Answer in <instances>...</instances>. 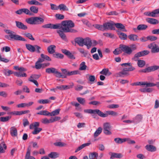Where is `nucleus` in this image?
Segmentation results:
<instances>
[{"label":"nucleus","instance_id":"f257e3e1","mask_svg":"<svg viewBox=\"0 0 159 159\" xmlns=\"http://www.w3.org/2000/svg\"><path fill=\"white\" fill-rule=\"evenodd\" d=\"M61 24L63 27H61V25L60 24H53L51 23L44 25L42 27L44 28L60 29L57 30V33L62 39L67 41L66 36L64 33H75L77 32V31L72 28L75 27V25L71 20L63 21L62 22Z\"/></svg>","mask_w":159,"mask_h":159},{"label":"nucleus","instance_id":"f03ea898","mask_svg":"<svg viewBox=\"0 0 159 159\" xmlns=\"http://www.w3.org/2000/svg\"><path fill=\"white\" fill-rule=\"evenodd\" d=\"M150 52L148 50H144L139 52L134 55L132 59L134 61H137V64L140 67H143L146 64L145 61L142 60H138L139 57L144 56L149 54Z\"/></svg>","mask_w":159,"mask_h":159},{"label":"nucleus","instance_id":"7ed1b4c3","mask_svg":"<svg viewBox=\"0 0 159 159\" xmlns=\"http://www.w3.org/2000/svg\"><path fill=\"white\" fill-rule=\"evenodd\" d=\"M4 31L7 34H9L5 36V38L8 40L26 41L25 39L20 35L16 34L13 31L9 30H5Z\"/></svg>","mask_w":159,"mask_h":159},{"label":"nucleus","instance_id":"20e7f679","mask_svg":"<svg viewBox=\"0 0 159 159\" xmlns=\"http://www.w3.org/2000/svg\"><path fill=\"white\" fill-rule=\"evenodd\" d=\"M75 42L80 46L83 47L84 45H86L88 49L91 47L92 45V41L88 37L84 39L81 37H77L75 39Z\"/></svg>","mask_w":159,"mask_h":159},{"label":"nucleus","instance_id":"39448f33","mask_svg":"<svg viewBox=\"0 0 159 159\" xmlns=\"http://www.w3.org/2000/svg\"><path fill=\"white\" fill-rule=\"evenodd\" d=\"M85 113L93 114H97L99 116L102 117H106L107 116V114L104 113L99 109H86L84 110Z\"/></svg>","mask_w":159,"mask_h":159},{"label":"nucleus","instance_id":"423d86ee","mask_svg":"<svg viewBox=\"0 0 159 159\" xmlns=\"http://www.w3.org/2000/svg\"><path fill=\"white\" fill-rule=\"evenodd\" d=\"M46 72L49 74H56V77H60L61 73L59 72L57 69L54 67H51L47 68L46 69Z\"/></svg>","mask_w":159,"mask_h":159},{"label":"nucleus","instance_id":"0eeeda50","mask_svg":"<svg viewBox=\"0 0 159 159\" xmlns=\"http://www.w3.org/2000/svg\"><path fill=\"white\" fill-rule=\"evenodd\" d=\"M111 126L109 123L106 122L104 123L103 125V132L106 135H110L111 134L110 131L111 130Z\"/></svg>","mask_w":159,"mask_h":159},{"label":"nucleus","instance_id":"6e6552de","mask_svg":"<svg viewBox=\"0 0 159 159\" xmlns=\"http://www.w3.org/2000/svg\"><path fill=\"white\" fill-rule=\"evenodd\" d=\"M148 47L151 49V52L152 53H155L159 52V47L155 43L149 44Z\"/></svg>","mask_w":159,"mask_h":159},{"label":"nucleus","instance_id":"1a4fd4ad","mask_svg":"<svg viewBox=\"0 0 159 159\" xmlns=\"http://www.w3.org/2000/svg\"><path fill=\"white\" fill-rule=\"evenodd\" d=\"M103 26L104 31L107 30H115V27L114 23L110 22H107L103 23Z\"/></svg>","mask_w":159,"mask_h":159},{"label":"nucleus","instance_id":"9d476101","mask_svg":"<svg viewBox=\"0 0 159 159\" xmlns=\"http://www.w3.org/2000/svg\"><path fill=\"white\" fill-rule=\"evenodd\" d=\"M120 48H121L122 52L128 55H130L132 53L131 48L127 45L120 44Z\"/></svg>","mask_w":159,"mask_h":159},{"label":"nucleus","instance_id":"9b49d317","mask_svg":"<svg viewBox=\"0 0 159 159\" xmlns=\"http://www.w3.org/2000/svg\"><path fill=\"white\" fill-rule=\"evenodd\" d=\"M158 14H159V9H155L152 12L147 11L144 13V14L146 16L152 17H157Z\"/></svg>","mask_w":159,"mask_h":159},{"label":"nucleus","instance_id":"f8f14e48","mask_svg":"<svg viewBox=\"0 0 159 159\" xmlns=\"http://www.w3.org/2000/svg\"><path fill=\"white\" fill-rule=\"evenodd\" d=\"M109 154L111 156L110 159H114V158L120 159L123 157V155L120 153L110 152H109Z\"/></svg>","mask_w":159,"mask_h":159},{"label":"nucleus","instance_id":"ddd939ff","mask_svg":"<svg viewBox=\"0 0 159 159\" xmlns=\"http://www.w3.org/2000/svg\"><path fill=\"white\" fill-rule=\"evenodd\" d=\"M74 85V84L73 83H71L70 85H60L59 86H57L56 87V88L57 89H60V90H66L68 89H69L73 88V86Z\"/></svg>","mask_w":159,"mask_h":159},{"label":"nucleus","instance_id":"4468645a","mask_svg":"<svg viewBox=\"0 0 159 159\" xmlns=\"http://www.w3.org/2000/svg\"><path fill=\"white\" fill-rule=\"evenodd\" d=\"M15 23L16 26L19 29L26 30L28 28L27 27L26 25H24L23 23L21 22L16 21Z\"/></svg>","mask_w":159,"mask_h":159},{"label":"nucleus","instance_id":"2eb2a0df","mask_svg":"<svg viewBox=\"0 0 159 159\" xmlns=\"http://www.w3.org/2000/svg\"><path fill=\"white\" fill-rule=\"evenodd\" d=\"M61 52L66 55L69 58L72 59H75L74 56L69 51L65 49H62L61 50Z\"/></svg>","mask_w":159,"mask_h":159},{"label":"nucleus","instance_id":"dca6fc26","mask_svg":"<svg viewBox=\"0 0 159 159\" xmlns=\"http://www.w3.org/2000/svg\"><path fill=\"white\" fill-rule=\"evenodd\" d=\"M129 75V74L127 71V70H125V68H124L122 70L116 74V76L117 77H123Z\"/></svg>","mask_w":159,"mask_h":159},{"label":"nucleus","instance_id":"f3484780","mask_svg":"<svg viewBox=\"0 0 159 159\" xmlns=\"http://www.w3.org/2000/svg\"><path fill=\"white\" fill-rule=\"evenodd\" d=\"M34 17L35 25H39L43 23L44 20L42 18L35 16Z\"/></svg>","mask_w":159,"mask_h":159},{"label":"nucleus","instance_id":"a211bd4d","mask_svg":"<svg viewBox=\"0 0 159 159\" xmlns=\"http://www.w3.org/2000/svg\"><path fill=\"white\" fill-rule=\"evenodd\" d=\"M146 20L149 23L153 25H156L159 23L158 20L154 18H148L146 19Z\"/></svg>","mask_w":159,"mask_h":159},{"label":"nucleus","instance_id":"6ab92c4d","mask_svg":"<svg viewBox=\"0 0 159 159\" xmlns=\"http://www.w3.org/2000/svg\"><path fill=\"white\" fill-rule=\"evenodd\" d=\"M142 119V115L141 114H138L133 119V123H138L141 121Z\"/></svg>","mask_w":159,"mask_h":159},{"label":"nucleus","instance_id":"aec40b11","mask_svg":"<svg viewBox=\"0 0 159 159\" xmlns=\"http://www.w3.org/2000/svg\"><path fill=\"white\" fill-rule=\"evenodd\" d=\"M100 74L104 75L106 76H109L111 74V73L110 72L108 68H104L100 72Z\"/></svg>","mask_w":159,"mask_h":159},{"label":"nucleus","instance_id":"412c9836","mask_svg":"<svg viewBox=\"0 0 159 159\" xmlns=\"http://www.w3.org/2000/svg\"><path fill=\"white\" fill-rule=\"evenodd\" d=\"M61 70L62 73L63 75H62L61 73V75L60 77H58V78H65L67 77V76H68V73L69 71L66 69H61Z\"/></svg>","mask_w":159,"mask_h":159},{"label":"nucleus","instance_id":"4be33fe9","mask_svg":"<svg viewBox=\"0 0 159 159\" xmlns=\"http://www.w3.org/2000/svg\"><path fill=\"white\" fill-rule=\"evenodd\" d=\"M145 148L147 151L151 152H155L156 150V147L152 145H147Z\"/></svg>","mask_w":159,"mask_h":159},{"label":"nucleus","instance_id":"5701e85b","mask_svg":"<svg viewBox=\"0 0 159 159\" xmlns=\"http://www.w3.org/2000/svg\"><path fill=\"white\" fill-rule=\"evenodd\" d=\"M56 46L55 45H51L47 48L48 52L50 54H53L55 52Z\"/></svg>","mask_w":159,"mask_h":159},{"label":"nucleus","instance_id":"b1692460","mask_svg":"<svg viewBox=\"0 0 159 159\" xmlns=\"http://www.w3.org/2000/svg\"><path fill=\"white\" fill-rule=\"evenodd\" d=\"M115 25L117 28L120 29L122 31H127V30L125 29V26L122 24L117 23L114 24Z\"/></svg>","mask_w":159,"mask_h":159},{"label":"nucleus","instance_id":"393cba45","mask_svg":"<svg viewBox=\"0 0 159 159\" xmlns=\"http://www.w3.org/2000/svg\"><path fill=\"white\" fill-rule=\"evenodd\" d=\"M10 134L12 136H16L17 135V130L15 126L11 127L10 129Z\"/></svg>","mask_w":159,"mask_h":159},{"label":"nucleus","instance_id":"a878e982","mask_svg":"<svg viewBox=\"0 0 159 159\" xmlns=\"http://www.w3.org/2000/svg\"><path fill=\"white\" fill-rule=\"evenodd\" d=\"M118 34L121 40H126L127 38V36L126 34L118 31Z\"/></svg>","mask_w":159,"mask_h":159},{"label":"nucleus","instance_id":"bb28decb","mask_svg":"<svg viewBox=\"0 0 159 159\" xmlns=\"http://www.w3.org/2000/svg\"><path fill=\"white\" fill-rule=\"evenodd\" d=\"M26 48L31 52H34L35 51V45L33 46L30 44H25Z\"/></svg>","mask_w":159,"mask_h":159},{"label":"nucleus","instance_id":"cd10ccee","mask_svg":"<svg viewBox=\"0 0 159 159\" xmlns=\"http://www.w3.org/2000/svg\"><path fill=\"white\" fill-rule=\"evenodd\" d=\"M128 38L132 41H135L138 40V37L136 34H130L128 36Z\"/></svg>","mask_w":159,"mask_h":159},{"label":"nucleus","instance_id":"c85d7f7f","mask_svg":"<svg viewBox=\"0 0 159 159\" xmlns=\"http://www.w3.org/2000/svg\"><path fill=\"white\" fill-rule=\"evenodd\" d=\"M59 154L57 152H52L48 154V157L52 159H55L59 157Z\"/></svg>","mask_w":159,"mask_h":159},{"label":"nucleus","instance_id":"c756f323","mask_svg":"<svg viewBox=\"0 0 159 159\" xmlns=\"http://www.w3.org/2000/svg\"><path fill=\"white\" fill-rule=\"evenodd\" d=\"M30 5H42V4L37 1L36 0H32L28 1L27 2Z\"/></svg>","mask_w":159,"mask_h":159},{"label":"nucleus","instance_id":"7c9ffc66","mask_svg":"<svg viewBox=\"0 0 159 159\" xmlns=\"http://www.w3.org/2000/svg\"><path fill=\"white\" fill-rule=\"evenodd\" d=\"M25 21L26 22L31 25H35L34 17H32L30 18L27 19Z\"/></svg>","mask_w":159,"mask_h":159},{"label":"nucleus","instance_id":"2f4dec72","mask_svg":"<svg viewBox=\"0 0 159 159\" xmlns=\"http://www.w3.org/2000/svg\"><path fill=\"white\" fill-rule=\"evenodd\" d=\"M148 26L147 25L144 24H140L137 27V29L139 30H145Z\"/></svg>","mask_w":159,"mask_h":159},{"label":"nucleus","instance_id":"473e14b6","mask_svg":"<svg viewBox=\"0 0 159 159\" xmlns=\"http://www.w3.org/2000/svg\"><path fill=\"white\" fill-rule=\"evenodd\" d=\"M39 122H34L30 125V129H32L35 128H38V127L39 126Z\"/></svg>","mask_w":159,"mask_h":159},{"label":"nucleus","instance_id":"72a5a7b5","mask_svg":"<svg viewBox=\"0 0 159 159\" xmlns=\"http://www.w3.org/2000/svg\"><path fill=\"white\" fill-rule=\"evenodd\" d=\"M38 10L39 8L38 7L34 6H32L30 8V12L35 14L38 13Z\"/></svg>","mask_w":159,"mask_h":159},{"label":"nucleus","instance_id":"f704fd0d","mask_svg":"<svg viewBox=\"0 0 159 159\" xmlns=\"http://www.w3.org/2000/svg\"><path fill=\"white\" fill-rule=\"evenodd\" d=\"M87 67V66L85 65V63L84 61L82 62L80 65V68L79 70H85Z\"/></svg>","mask_w":159,"mask_h":159},{"label":"nucleus","instance_id":"c9c22d12","mask_svg":"<svg viewBox=\"0 0 159 159\" xmlns=\"http://www.w3.org/2000/svg\"><path fill=\"white\" fill-rule=\"evenodd\" d=\"M3 72L4 75L7 76H9L14 73L12 71L8 69L3 70Z\"/></svg>","mask_w":159,"mask_h":159},{"label":"nucleus","instance_id":"e433bc0d","mask_svg":"<svg viewBox=\"0 0 159 159\" xmlns=\"http://www.w3.org/2000/svg\"><path fill=\"white\" fill-rule=\"evenodd\" d=\"M58 8L60 10L63 11H68V8L64 4H61L58 6Z\"/></svg>","mask_w":159,"mask_h":159},{"label":"nucleus","instance_id":"4c0bfd02","mask_svg":"<svg viewBox=\"0 0 159 159\" xmlns=\"http://www.w3.org/2000/svg\"><path fill=\"white\" fill-rule=\"evenodd\" d=\"M7 149V146L5 143H0V153H4L5 151L4 149L6 150Z\"/></svg>","mask_w":159,"mask_h":159},{"label":"nucleus","instance_id":"58836bf2","mask_svg":"<svg viewBox=\"0 0 159 159\" xmlns=\"http://www.w3.org/2000/svg\"><path fill=\"white\" fill-rule=\"evenodd\" d=\"M98 156V153L95 152L90 153L89 155V157L90 159H94L95 158H97Z\"/></svg>","mask_w":159,"mask_h":159},{"label":"nucleus","instance_id":"ea45409f","mask_svg":"<svg viewBox=\"0 0 159 159\" xmlns=\"http://www.w3.org/2000/svg\"><path fill=\"white\" fill-rule=\"evenodd\" d=\"M30 151L31 147L30 146H29L27 150L25 155V159H29L30 157H31V158H32L31 157H32L30 156Z\"/></svg>","mask_w":159,"mask_h":159},{"label":"nucleus","instance_id":"a19ab883","mask_svg":"<svg viewBox=\"0 0 159 159\" xmlns=\"http://www.w3.org/2000/svg\"><path fill=\"white\" fill-rule=\"evenodd\" d=\"M102 128L101 127H99L96 130L94 134V137L96 138L102 132Z\"/></svg>","mask_w":159,"mask_h":159},{"label":"nucleus","instance_id":"79ce46f5","mask_svg":"<svg viewBox=\"0 0 159 159\" xmlns=\"http://www.w3.org/2000/svg\"><path fill=\"white\" fill-rule=\"evenodd\" d=\"M60 109H57L51 112H50L49 115L50 116H55L59 114Z\"/></svg>","mask_w":159,"mask_h":159},{"label":"nucleus","instance_id":"37998d69","mask_svg":"<svg viewBox=\"0 0 159 159\" xmlns=\"http://www.w3.org/2000/svg\"><path fill=\"white\" fill-rule=\"evenodd\" d=\"M11 116H8L6 117H0V121L5 122L8 121L11 118Z\"/></svg>","mask_w":159,"mask_h":159},{"label":"nucleus","instance_id":"c03bdc74","mask_svg":"<svg viewBox=\"0 0 159 159\" xmlns=\"http://www.w3.org/2000/svg\"><path fill=\"white\" fill-rule=\"evenodd\" d=\"M149 72L153 71L159 69V66H153L148 67Z\"/></svg>","mask_w":159,"mask_h":159},{"label":"nucleus","instance_id":"a18cd8bd","mask_svg":"<svg viewBox=\"0 0 159 159\" xmlns=\"http://www.w3.org/2000/svg\"><path fill=\"white\" fill-rule=\"evenodd\" d=\"M126 139H122L120 138H116L115 139L114 141L116 143L118 144H121L126 141Z\"/></svg>","mask_w":159,"mask_h":159},{"label":"nucleus","instance_id":"49530a36","mask_svg":"<svg viewBox=\"0 0 159 159\" xmlns=\"http://www.w3.org/2000/svg\"><path fill=\"white\" fill-rule=\"evenodd\" d=\"M37 114L38 115L48 116L49 115L50 112L47 111L43 110L40 111L39 112L37 113Z\"/></svg>","mask_w":159,"mask_h":159},{"label":"nucleus","instance_id":"de8ad7c7","mask_svg":"<svg viewBox=\"0 0 159 159\" xmlns=\"http://www.w3.org/2000/svg\"><path fill=\"white\" fill-rule=\"evenodd\" d=\"M22 11L23 13L25 14L26 15H29L30 16H32L33 14L27 8H22Z\"/></svg>","mask_w":159,"mask_h":159},{"label":"nucleus","instance_id":"09e8293b","mask_svg":"<svg viewBox=\"0 0 159 159\" xmlns=\"http://www.w3.org/2000/svg\"><path fill=\"white\" fill-rule=\"evenodd\" d=\"M142 85H146L147 87H151L155 86V84L151 83H147V82H143L142 84Z\"/></svg>","mask_w":159,"mask_h":159},{"label":"nucleus","instance_id":"8fccbe9b","mask_svg":"<svg viewBox=\"0 0 159 159\" xmlns=\"http://www.w3.org/2000/svg\"><path fill=\"white\" fill-rule=\"evenodd\" d=\"M122 52V51L121 50V48H120V45L119 48L115 49L113 52V53L115 55H117L121 53Z\"/></svg>","mask_w":159,"mask_h":159},{"label":"nucleus","instance_id":"3c124183","mask_svg":"<svg viewBox=\"0 0 159 159\" xmlns=\"http://www.w3.org/2000/svg\"><path fill=\"white\" fill-rule=\"evenodd\" d=\"M77 100L82 105H84L85 103V100L84 98L78 97L77 98Z\"/></svg>","mask_w":159,"mask_h":159},{"label":"nucleus","instance_id":"603ef678","mask_svg":"<svg viewBox=\"0 0 159 159\" xmlns=\"http://www.w3.org/2000/svg\"><path fill=\"white\" fill-rule=\"evenodd\" d=\"M106 113V114H107V116L108 115L114 116H116L118 115V113L117 112L113 111H107Z\"/></svg>","mask_w":159,"mask_h":159},{"label":"nucleus","instance_id":"864d4df0","mask_svg":"<svg viewBox=\"0 0 159 159\" xmlns=\"http://www.w3.org/2000/svg\"><path fill=\"white\" fill-rule=\"evenodd\" d=\"M50 101L49 99H41L38 100V102L43 104L48 103L50 102Z\"/></svg>","mask_w":159,"mask_h":159},{"label":"nucleus","instance_id":"5fc2aeb1","mask_svg":"<svg viewBox=\"0 0 159 159\" xmlns=\"http://www.w3.org/2000/svg\"><path fill=\"white\" fill-rule=\"evenodd\" d=\"M53 56L54 57L60 59H62L64 57V55L63 54L59 53L53 54Z\"/></svg>","mask_w":159,"mask_h":159},{"label":"nucleus","instance_id":"6e6d98bb","mask_svg":"<svg viewBox=\"0 0 159 159\" xmlns=\"http://www.w3.org/2000/svg\"><path fill=\"white\" fill-rule=\"evenodd\" d=\"M24 35L26 37L32 40H34V39L32 35L30 33H25L24 34Z\"/></svg>","mask_w":159,"mask_h":159},{"label":"nucleus","instance_id":"4d7b16f0","mask_svg":"<svg viewBox=\"0 0 159 159\" xmlns=\"http://www.w3.org/2000/svg\"><path fill=\"white\" fill-rule=\"evenodd\" d=\"M93 5L95 7H98L99 8H101L105 7V4L103 3H94Z\"/></svg>","mask_w":159,"mask_h":159},{"label":"nucleus","instance_id":"13d9d810","mask_svg":"<svg viewBox=\"0 0 159 159\" xmlns=\"http://www.w3.org/2000/svg\"><path fill=\"white\" fill-rule=\"evenodd\" d=\"M34 130L32 132V133L34 134H38L42 130V129L40 128H34Z\"/></svg>","mask_w":159,"mask_h":159},{"label":"nucleus","instance_id":"bf43d9fd","mask_svg":"<svg viewBox=\"0 0 159 159\" xmlns=\"http://www.w3.org/2000/svg\"><path fill=\"white\" fill-rule=\"evenodd\" d=\"M41 57L43 58L44 61L47 60L48 61H51V60L50 58L48 56L46 55H45L43 54H41L40 55Z\"/></svg>","mask_w":159,"mask_h":159},{"label":"nucleus","instance_id":"052dcab7","mask_svg":"<svg viewBox=\"0 0 159 159\" xmlns=\"http://www.w3.org/2000/svg\"><path fill=\"white\" fill-rule=\"evenodd\" d=\"M34 78H31V76L29 78L28 80L29 81L33 83L37 87L39 86V84L37 81L35 80H33Z\"/></svg>","mask_w":159,"mask_h":159},{"label":"nucleus","instance_id":"680f3d73","mask_svg":"<svg viewBox=\"0 0 159 159\" xmlns=\"http://www.w3.org/2000/svg\"><path fill=\"white\" fill-rule=\"evenodd\" d=\"M68 73V76H70L79 74V71L78 70H74L71 71H69V73Z\"/></svg>","mask_w":159,"mask_h":159},{"label":"nucleus","instance_id":"e2e57ef3","mask_svg":"<svg viewBox=\"0 0 159 159\" xmlns=\"http://www.w3.org/2000/svg\"><path fill=\"white\" fill-rule=\"evenodd\" d=\"M54 144L55 146H59L60 147L64 146L66 145L65 143L60 142L55 143H54Z\"/></svg>","mask_w":159,"mask_h":159},{"label":"nucleus","instance_id":"0e129e2a","mask_svg":"<svg viewBox=\"0 0 159 159\" xmlns=\"http://www.w3.org/2000/svg\"><path fill=\"white\" fill-rule=\"evenodd\" d=\"M157 38V37L153 36H149L147 37V40H150L151 41H154L156 40Z\"/></svg>","mask_w":159,"mask_h":159},{"label":"nucleus","instance_id":"69168bd1","mask_svg":"<svg viewBox=\"0 0 159 159\" xmlns=\"http://www.w3.org/2000/svg\"><path fill=\"white\" fill-rule=\"evenodd\" d=\"M55 17L57 20H62L64 18V16L60 14H57L55 15Z\"/></svg>","mask_w":159,"mask_h":159},{"label":"nucleus","instance_id":"338daca9","mask_svg":"<svg viewBox=\"0 0 159 159\" xmlns=\"http://www.w3.org/2000/svg\"><path fill=\"white\" fill-rule=\"evenodd\" d=\"M95 27L98 30L102 31H104V28L103 27V25H100L98 24L95 25Z\"/></svg>","mask_w":159,"mask_h":159},{"label":"nucleus","instance_id":"774afa93","mask_svg":"<svg viewBox=\"0 0 159 159\" xmlns=\"http://www.w3.org/2000/svg\"><path fill=\"white\" fill-rule=\"evenodd\" d=\"M129 67L128 68H125V70H127V71L128 72V71H131L134 70L135 69V68L134 67H133L131 65V64L130 63V66H128Z\"/></svg>","mask_w":159,"mask_h":159}]
</instances>
